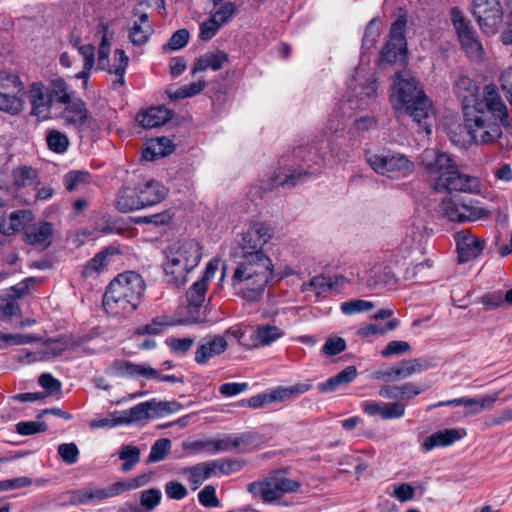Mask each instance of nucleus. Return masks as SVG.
Listing matches in <instances>:
<instances>
[{"label": "nucleus", "instance_id": "obj_1", "mask_svg": "<svg viewBox=\"0 0 512 512\" xmlns=\"http://www.w3.org/2000/svg\"><path fill=\"white\" fill-rule=\"evenodd\" d=\"M479 87L467 76H461L455 83V93L462 101L465 127L476 144L494 143L502 135L497 123H488L485 113L489 112L500 120L501 125H508L507 108L498 94L495 85H486L483 99L478 98Z\"/></svg>", "mask_w": 512, "mask_h": 512}, {"label": "nucleus", "instance_id": "obj_2", "mask_svg": "<svg viewBox=\"0 0 512 512\" xmlns=\"http://www.w3.org/2000/svg\"><path fill=\"white\" fill-rule=\"evenodd\" d=\"M390 100L397 112L409 115L426 134H431V125L426 120L433 115L432 102L411 73L395 74Z\"/></svg>", "mask_w": 512, "mask_h": 512}, {"label": "nucleus", "instance_id": "obj_3", "mask_svg": "<svg viewBox=\"0 0 512 512\" xmlns=\"http://www.w3.org/2000/svg\"><path fill=\"white\" fill-rule=\"evenodd\" d=\"M235 257V268L231 278L232 287L249 302L259 300L273 278L272 259L267 254L236 255Z\"/></svg>", "mask_w": 512, "mask_h": 512}, {"label": "nucleus", "instance_id": "obj_4", "mask_svg": "<svg viewBox=\"0 0 512 512\" xmlns=\"http://www.w3.org/2000/svg\"><path fill=\"white\" fill-rule=\"evenodd\" d=\"M330 141L322 140L321 146L310 145L306 148H298L294 151L295 158L300 160L297 164H288L287 159L282 158L281 167L274 171L267 183L264 184V190H271L279 186L294 187L303 181L308 175H313L317 169H312L310 162L317 166H323L328 160V154L332 156Z\"/></svg>", "mask_w": 512, "mask_h": 512}, {"label": "nucleus", "instance_id": "obj_5", "mask_svg": "<svg viewBox=\"0 0 512 512\" xmlns=\"http://www.w3.org/2000/svg\"><path fill=\"white\" fill-rule=\"evenodd\" d=\"M146 290L142 276L134 271L118 274L107 286L103 307L112 316H126L140 305Z\"/></svg>", "mask_w": 512, "mask_h": 512}, {"label": "nucleus", "instance_id": "obj_6", "mask_svg": "<svg viewBox=\"0 0 512 512\" xmlns=\"http://www.w3.org/2000/svg\"><path fill=\"white\" fill-rule=\"evenodd\" d=\"M355 81H357L356 78L352 80V82ZM352 85L353 83H349V87L353 90L352 95L347 100L338 102L328 119L327 128L331 133L344 130L354 112L367 109L376 98L377 84L374 78L367 79L359 86L352 87Z\"/></svg>", "mask_w": 512, "mask_h": 512}, {"label": "nucleus", "instance_id": "obj_7", "mask_svg": "<svg viewBox=\"0 0 512 512\" xmlns=\"http://www.w3.org/2000/svg\"><path fill=\"white\" fill-rule=\"evenodd\" d=\"M260 436L254 432L226 434L207 441H194V451L206 450L211 453L231 452L246 453L259 443Z\"/></svg>", "mask_w": 512, "mask_h": 512}, {"label": "nucleus", "instance_id": "obj_8", "mask_svg": "<svg viewBox=\"0 0 512 512\" xmlns=\"http://www.w3.org/2000/svg\"><path fill=\"white\" fill-rule=\"evenodd\" d=\"M300 487V482L275 471L261 481L249 483L247 490L254 498H259L264 503H272L282 494L297 492Z\"/></svg>", "mask_w": 512, "mask_h": 512}, {"label": "nucleus", "instance_id": "obj_9", "mask_svg": "<svg viewBox=\"0 0 512 512\" xmlns=\"http://www.w3.org/2000/svg\"><path fill=\"white\" fill-rule=\"evenodd\" d=\"M365 159L377 174L391 178L406 177L414 171V163L407 156L397 152L368 151Z\"/></svg>", "mask_w": 512, "mask_h": 512}, {"label": "nucleus", "instance_id": "obj_10", "mask_svg": "<svg viewBox=\"0 0 512 512\" xmlns=\"http://www.w3.org/2000/svg\"><path fill=\"white\" fill-rule=\"evenodd\" d=\"M102 38L98 48V61L97 68L100 70H107L111 74H115L117 79L113 85L123 86L125 83L124 75L129 63V57L121 49H117L114 53V63L111 65L109 60L111 43L108 38V25L101 24Z\"/></svg>", "mask_w": 512, "mask_h": 512}, {"label": "nucleus", "instance_id": "obj_11", "mask_svg": "<svg viewBox=\"0 0 512 512\" xmlns=\"http://www.w3.org/2000/svg\"><path fill=\"white\" fill-rule=\"evenodd\" d=\"M443 216L451 222L465 223L481 219L487 211L476 202L465 198H447L441 203Z\"/></svg>", "mask_w": 512, "mask_h": 512}, {"label": "nucleus", "instance_id": "obj_12", "mask_svg": "<svg viewBox=\"0 0 512 512\" xmlns=\"http://www.w3.org/2000/svg\"><path fill=\"white\" fill-rule=\"evenodd\" d=\"M272 229L265 223L256 222L250 225L238 241L237 256L266 254L264 246L272 238Z\"/></svg>", "mask_w": 512, "mask_h": 512}, {"label": "nucleus", "instance_id": "obj_13", "mask_svg": "<svg viewBox=\"0 0 512 512\" xmlns=\"http://www.w3.org/2000/svg\"><path fill=\"white\" fill-rule=\"evenodd\" d=\"M61 117L67 125L79 132H95L101 128L100 122L90 115L86 103L79 97L64 104Z\"/></svg>", "mask_w": 512, "mask_h": 512}, {"label": "nucleus", "instance_id": "obj_14", "mask_svg": "<svg viewBox=\"0 0 512 512\" xmlns=\"http://www.w3.org/2000/svg\"><path fill=\"white\" fill-rule=\"evenodd\" d=\"M23 84L14 74L0 76V110L11 115L20 113L23 109Z\"/></svg>", "mask_w": 512, "mask_h": 512}, {"label": "nucleus", "instance_id": "obj_15", "mask_svg": "<svg viewBox=\"0 0 512 512\" xmlns=\"http://www.w3.org/2000/svg\"><path fill=\"white\" fill-rule=\"evenodd\" d=\"M452 22L456 29L458 39L466 55L473 60L483 59L484 51L476 37L475 31L457 8L452 10Z\"/></svg>", "mask_w": 512, "mask_h": 512}, {"label": "nucleus", "instance_id": "obj_16", "mask_svg": "<svg viewBox=\"0 0 512 512\" xmlns=\"http://www.w3.org/2000/svg\"><path fill=\"white\" fill-rule=\"evenodd\" d=\"M420 163L427 176L434 181H440L455 164L446 152L436 148H427L420 155Z\"/></svg>", "mask_w": 512, "mask_h": 512}, {"label": "nucleus", "instance_id": "obj_17", "mask_svg": "<svg viewBox=\"0 0 512 512\" xmlns=\"http://www.w3.org/2000/svg\"><path fill=\"white\" fill-rule=\"evenodd\" d=\"M473 14L487 34L495 33L503 20V10L499 0H473Z\"/></svg>", "mask_w": 512, "mask_h": 512}, {"label": "nucleus", "instance_id": "obj_18", "mask_svg": "<svg viewBox=\"0 0 512 512\" xmlns=\"http://www.w3.org/2000/svg\"><path fill=\"white\" fill-rule=\"evenodd\" d=\"M189 250L180 245H173L167 255L164 263V270L167 275H171V281L176 285H183L188 279V274L192 267L189 265Z\"/></svg>", "mask_w": 512, "mask_h": 512}, {"label": "nucleus", "instance_id": "obj_19", "mask_svg": "<svg viewBox=\"0 0 512 512\" xmlns=\"http://www.w3.org/2000/svg\"><path fill=\"white\" fill-rule=\"evenodd\" d=\"M480 186L479 178L461 173L455 163L453 168H450L448 173L440 181L436 182L434 188L439 192L477 193L480 191Z\"/></svg>", "mask_w": 512, "mask_h": 512}, {"label": "nucleus", "instance_id": "obj_20", "mask_svg": "<svg viewBox=\"0 0 512 512\" xmlns=\"http://www.w3.org/2000/svg\"><path fill=\"white\" fill-rule=\"evenodd\" d=\"M221 260L212 258L206 266L205 272L200 280L194 282V324L206 321V308L201 313L200 308L205 301V294L208 289L209 282L214 278L219 269Z\"/></svg>", "mask_w": 512, "mask_h": 512}, {"label": "nucleus", "instance_id": "obj_21", "mask_svg": "<svg viewBox=\"0 0 512 512\" xmlns=\"http://www.w3.org/2000/svg\"><path fill=\"white\" fill-rule=\"evenodd\" d=\"M166 403H157L155 401L141 402L134 407L119 412L122 425L138 423L150 418H155L167 410Z\"/></svg>", "mask_w": 512, "mask_h": 512}, {"label": "nucleus", "instance_id": "obj_22", "mask_svg": "<svg viewBox=\"0 0 512 512\" xmlns=\"http://www.w3.org/2000/svg\"><path fill=\"white\" fill-rule=\"evenodd\" d=\"M454 239L461 262H468L476 258L485 247V241L472 234L469 229L455 233Z\"/></svg>", "mask_w": 512, "mask_h": 512}, {"label": "nucleus", "instance_id": "obj_23", "mask_svg": "<svg viewBox=\"0 0 512 512\" xmlns=\"http://www.w3.org/2000/svg\"><path fill=\"white\" fill-rule=\"evenodd\" d=\"M498 395H485L478 398L461 397L446 401H440L430 408L444 407V406H464L465 415L472 416L480 413L484 409L493 407L497 401Z\"/></svg>", "mask_w": 512, "mask_h": 512}, {"label": "nucleus", "instance_id": "obj_24", "mask_svg": "<svg viewBox=\"0 0 512 512\" xmlns=\"http://www.w3.org/2000/svg\"><path fill=\"white\" fill-rule=\"evenodd\" d=\"M28 99L34 116L42 120L49 118L53 100L47 87L40 82L32 83L28 90Z\"/></svg>", "mask_w": 512, "mask_h": 512}, {"label": "nucleus", "instance_id": "obj_25", "mask_svg": "<svg viewBox=\"0 0 512 512\" xmlns=\"http://www.w3.org/2000/svg\"><path fill=\"white\" fill-rule=\"evenodd\" d=\"M362 410L369 416H379L382 420H393L402 418L405 415V405L399 401L395 402H374L364 401L361 404Z\"/></svg>", "mask_w": 512, "mask_h": 512}, {"label": "nucleus", "instance_id": "obj_26", "mask_svg": "<svg viewBox=\"0 0 512 512\" xmlns=\"http://www.w3.org/2000/svg\"><path fill=\"white\" fill-rule=\"evenodd\" d=\"M53 233V225L49 222L43 221L29 224L25 228L24 241L29 245L46 249L52 243Z\"/></svg>", "mask_w": 512, "mask_h": 512}, {"label": "nucleus", "instance_id": "obj_27", "mask_svg": "<svg viewBox=\"0 0 512 512\" xmlns=\"http://www.w3.org/2000/svg\"><path fill=\"white\" fill-rule=\"evenodd\" d=\"M137 194L141 208H145L160 203L165 198L167 190L160 182L151 179L139 185Z\"/></svg>", "mask_w": 512, "mask_h": 512}, {"label": "nucleus", "instance_id": "obj_28", "mask_svg": "<svg viewBox=\"0 0 512 512\" xmlns=\"http://www.w3.org/2000/svg\"><path fill=\"white\" fill-rule=\"evenodd\" d=\"M283 336V330L275 325H258L250 335V345H248V348L269 346Z\"/></svg>", "mask_w": 512, "mask_h": 512}, {"label": "nucleus", "instance_id": "obj_29", "mask_svg": "<svg viewBox=\"0 0 512 512\" xmlns=\"http://www.w3.org/2000/svg\"><path fill=\"white\" fill-rule=\"evenodd\" d=\"M12 184L7 192H16L32 187L39 183L38 171L27 165L16 167L12 170Z\"/></svg>", "mask_w": 512, "mask_h": 512}, {"label": "nucleus", "instance_id": "obj_30", "mask_svg": "<svg viewBox=\"0 0 512 512\" xmlns=\"http://www.w3.org/2000/svg\"><path fill=\"white\" fill-rule=\"evenodd\" d=\"M33 220V213L30 210H17L12 212L8 219L0 223V233L11 236L24 230Z\"/></svg>", "mask_w": 512, "mask_h": 512}, {"label": "nucleus", "instance_id": "obj_31", "mask_svg": "<svg viewBox=\"0 0 512 512\" xmlns=\"http://www.w3.org/2000/svg\"><path fill=\"white\" fill-rule=\"evenodd\" d=\"M188 318L177 317L172 319L169 315H159L154 317L150 323L139 326L136 333L138 335H157L162 333L166 327L186 324Z\"/></svg>", "mask_w": 512, "mask_h": 512}, {"label": "nucleus", "instance_id": "obj_32", "mask_svg": "<svg viewBox=\"0 0 512 512\" xmlns=\"http://www.w3.org/2000/svg\"><path fill=\"white\" fill-rule=\"evenodd\" d=\"M153 33L152 24L147 13H140L129 29L128 38L135 46H141L148 42Z\"/></svg>", "mask_w": 512, "mask_h": 512}, {"label": "nucleus", "instance_id": "obj_33", "mask_svg": "<svg viewBox=\"0 0 512 512\" xmlns=\"http://www.w3.org/2000/svg\"><path fill=\"white\" fill-rule=\"evenodd\" d=\"M227 348L226 340L221 336H213L203 339L197 348L195 360L198 363H205L211 357L221 354Z\"/></svg>", "mask_w": 512, "mask_h": 512}, {"label": "nucleus", "instance_id": "obj_34", "mask_svg": "<svg viewBox=\"0 0 512 512\" xmlns=\"http://www.w3.org/2000/svg\"><path fill=\"white\" fill-rule=\"evenodd\" d=\"M171 118V111L164 106L151 107L138 113L137 121L145 129L164 125Z\"/></svg>", "mask_w": 512, "mask_h": 512}, {"label": "nucleus", "instance_id": "obj_35", "mask_svg": "<svg viewBox=\"0 0 512 512\" xmlns=\"http://www.w3.org/2000/svg\"><path fill=\"white\" fill-rule=\"evenodd\" d=\"M312 389V383L310 380L299 382L291 386H277L269 390L271 401L274 402H285L288 400L295 399L300 395L308 392Z\"/></svg>", "mask_w": 512, "mask_h": 512}, {"label": "nucleus", "instance_id": "obj_36", "mask_svg": "<svg viewBox=\"0 0 512 512\" xmlns=\"http://www.w3.org/2000/svg\"><path fill=\"white\" fill-rule=\"evenodd\" d=\"M115 367L122 377H143L146 379H154L158 377V371L146 364H135L130 361H116Z\"/></svg>", "mask_w": 512, "mask_h": 512}, {"label": "nucleus", "instance_id": "obj_37", "mask_svg": "<svg viewBox=\"0 0 512 512\" xmlns=\"http://www.w3.org/2000/svg\"><path fill=\"white\" fill-rule=\"evenodd\" d=\"M460 438L461 435L456 429H445L442 431H437L426 437V439L421 444V449L425 452H428L434 448L446 447L458 441Z\"/></svg>", "mask_w": 512, "mask_h": 512}, {"label": "nucleus", "instance_id": "obj_38", "mask_svg": "<svg viewBox=\"0 0 512 512\" xmlns=\"http://www.w3.org/2000/svg\"><path fill=\"white\" fill-rule=\"evenodd\" d=\"M173 152L172 142L166 137H158L147 142L142 152V158L146 161H154Z\"/></svg>", "mask_w": 512, "mask_h": 512}, {"label": "nucleus", "instance_id": "obj_39", "mask_svg": "<svg viewBox=\"0 0 512 512\" xmlns=\"http://www.w3.org/2000/svg\"><path fill=\"white\" fill-rule=\"evenodd\" d=\"M357 376V369L354 365L347 366L333 377L318 385L320 392L329 393L337 390L342 385H347L354 381Z\"/></svg>", "mask_w": 512, "mask_h": 512}, {"label": "nucleus", "instance_id": "obj_40", "mask_svg": "<svg viewBox=\"0 0 512 512\" xmlns=\"http://www.w3.org/2000/svg\"><path fill=\"white\" fill-rule=\"evenodd\" d=\"M226 62H228V56L225 52L219 50L207 52L194 63V73L208 69L220 70Z\"/></svg>", "mask_w": 512, "mask_h": 512}, {"label": "nucleus", "instance_id": "obj_41", "mask_svg": "<svg viewBox=\"0 0 512 512\" xmlns=\"http://www.w3.org/2000/svg\"><path fill=\"white\" fill-rule=\"evenodd\" d=\"M119 459L122 461L120 470L122 472H130L140 462L141 450L139 447L125 444L117 451Z\"/></svg>", "mask_w": 512, "mask_h": 512}, {"label": "nucleus", "instance_id": "obj_42", "mask_svg": "<svg viewBox=\"0 0 512 512\" xmlns=\"http://www.w3.org/2000/svg\"><path fill=\"white\" fill-rule=\"evenodd\" d=\"M219 476L221 475L217 460L205 461L194 465V490L204 481Z\"/></svg>", "mask_w": 512, "mask_h": 512}, {"label": "nucleus", "instance_id": "obj_43", "mask_svg": "<svg viewBox=\"0 0 512 512\" xmlns=\"http://www.w3.org/2000/svg\"><path fill=\"white\" fill-rule=\"evenodd\" d=\"M111 498L109 488H83L72 495V502L77 504H88L93 501H101Z\"/></svg>", "mask_w": 512, "mask_h": 512}, {"label": "nucleus", "instance_id": "obj_44", "mask_svg": "<svg viewBox=\"0 0 512 512\" xmlns=\"http://www.w3.org/2000/svg\"><path fill=\"white\" fill-rule=\"evenodd\" d=\"M116 208L122 213L142 209L137 191L134 192L129 188L120 190L116 199Z\"/></svg>", "mask_w": 512, "mask_h": 512}, {"label": "nucleus", "instance_id": "obj_45", "mask_svg": "<svg viewBox=\"0 0 512 512\" xmlns=\"http://www.w3.org/2000/svg\"><path fill=\"white\" fill-rule=\"evenodd\" d=\"M150 478L151 476L149 474H140L134 478L116 482L108 487L110 495L111 497H115L125 491L133 490L141 486H144L150 481Z\"/></svg>", "mask_w": 512, "mask_h": 512}, {"label": "nucleus", "instance_id": "obj_46", "mask_svg": "<svg viewBox=\"0 0 512 512\" xmlns=\"http://www.w3.org/2000/svg\"><path fill=\"white\" fill-rule=\"evenodd\" d=\"M51 99L56 98V101L60 104H66L74 98V92L69 90V86L63 78L53 79L50 83V87L47 88Z\"/></svg>", "mask_w": 512, "mask_h": 512}, {"label": "nucleus", "instance_id": "obj_47", "mask_svg": "<svg viewBox=\"0 0 512 512\" xmlns=\"http://www.w3.org/2000/svg\"><path fill=\"white\" fill-rule=\"evenodd\" d=\"M427 368L420 360H404L393 367L394 376L396 379H405L412 376L415 373H420Z\"/></svg>", "mask_w": 512, "mask_h": 512}, {"label": "nucleus", "instance_id": "obj_48", "mask_svg": "<svg viewBox=\"0 0 512 512\" xmlns=\"http://www.w3.org/2000/svg\"><path fill=\"white\" fill-rule=\"evenodd\" d=\"M48 148L57 154L65 153L70 145L67 135L57 129H51L46 134Z\"/></svg>", "mask_w": 512, "mask_h": 512}, {"label": "nucleus", "instance_id": "obj_49", "mask_svg": "<svg viewBox=\"0 0 512 512\" xmlns=\"http://www.w3.org/2000/svg\"><path fill=\"white\" fill-rule=\"evenodd\" d=\"M171 451V441L168 438H160L151 446L146 464L163 461Z\"/></svg>", "mask_w": 512, "mask_h": 512}, {"label": "nucleus", "instance_id": "obj_50", "mask_svg": "<svg viewBox=\"0 0 512 512\" xmlns=\"http://www.w3.org/2000/svg\"><path fill=\"white\" fill-rule=\"evenodd\" d=\"M108 254L100 252L90 259L83 267L82 275L85 278L92 277L101 272L108 265Z\"/></svg>", "mask_w": 512, "mask_h": 512}, {"label": "nucleus", "instance_id": "obj_51", "mask_svg": "<svg viewBox=\"0 0 512 512\" xmlns=\"http://www.w3.org/2000/svg\"><path fill=\"white\" fill-rule=\"evenodd\" d=\"M406 51V45L398 47V45H391L390 42H387L381 52V61L388 64H393L398 61L403 62L406 58Z\"/></svg>", "mask_w": 512, "mask_h": 512}, {"label": "nucleus", "instance_id": "obj_52", "mask_svg": "<svg viewBox=\"0 0 512 512\" xmlns=\"http://www.w3.org/2000/svg\"><path fill=\"white\" fill-rule=\"evenodd\" d=\"M375 307L374 303L363 299H352L341 303L340 309L345 315L367 312Z\"/></svg>", "mask_w": 512, "mask_h": 512}, {"label": "nucleus", "instance_id": "obj_53", "mask_svg": "<svg viewBox=\"0 0 512 512\" xmlns=\"http://www.w3.org/2000/svg\"><path fill=\"white\" fill-rule=\"evenodd\" d=\"M90 174L86 171L73 170L64 176V185L68 191H74L89 181Z\"/></svg>", "mask_w": 512, "mask_h": 512}, {"label": "nucleus", "instance_id": "obj_54", "mask_svg": "<svg viewBox=\"0 0 512 512\" xmlns=\"http://www.w3.org/2000/svg\"><path fill=\"white\" fill-rule=\"evenodd\" d=\"M236 12V5L232 2H226L218 7L212 14L211 18L223 27L227 24L234 16Z\"/></svg>", "mask_w": 512, "mask_h": 512}, {"label": "nucleus", "instance_id": "obj_55", "mask_svg": "<svg viewBox=\"0 0 512 512\" xmlns=\"http://www.w3.org/2000/svg\"><path fill=\"white\" fill-rule=\"evenodd\" d=\"M198 500L203 507L218 508L221 503L216 496V487L214 485H206L198 493Z\"/></svg>", "mask_w": 512, "mask_h": 512}, {"label": "nucleus", "instance_id": "obj_56", "mask_svg": "<svg viewBox=\"0 0 512 512\" xmlns=\"http://www.w3.org/2000/svg\"><path fill=\"white\" fill-rule=\"evenodd\" d=\"M190 38V32L187 29L176 31L170 38L169 42L162 46L164 52L171 50L176 51L187 45Z\"/></svg>", "mask_w": 512, "mask_h": 512}, {"label": "nucleus", "instance_id": "obj_57", "mask_svg": "<svg viewBox=\"0 0 512 512\" xmlns=\"http://www.w3.org/2000/svg\"><path fill=\"white\" fill-rule=\"evenodd\" d=\"M161 498L160 490L151 488L141 493L140 503L145 512H151L160 504Z\"/></svg>", "mask_w": 512, "mask_h": 512}, {"label": "nucleus", "instance_id": "obj_58", "mask_svg": "<svg viewBox=\"0 0 512 512\" xmlns=\"http://www.w3.org/2000/svg\"><path fill=\"white\" fill-rule=\"evenodd\" d=\"M57 450L65 464L73 465L78 461L80 451L75 443H62Z\"/></svg>", "mask_w": 512, "mask_h": 512}, {"label": "nucleus", "instance_id": "obj_59", "mask_svg": "<svg viewBox=\"0 0 512 512\" xmlns=\"http://www.w3.org/2000/svg\"><path fill=\"white\" fill-rule=\"evenodd\" d=\"M41 338L33 334H12L0 333V340L5 342L6 345H24L39 341Z\"/></svg>", "mask_w": 512, "mask_h": 512}, {"label": "nucleus", "instance_id": "obj_60", "mask_svg": "<svg viewBox=\"0 0 512 512\" xmlns=\"http://www.w3.org/2000/svg\"><path fill=\"white\" fill-rule=\"evenodd\" d=\"M405 27L406 20L401 18L397 19L392 24L390 29V39L388 41L391 43V45H398V47H400L401 45H406Z\"/></svg>", "mask_w": 512, "mask_h": 512}, {"label": "nucleus", "instance_id": "obj_61", "mask_svg": "<svg viewBox=\"0 0 512 512\" xmlns=\"http://www.w3.org/2000/svg\"><path fill=\"white\" fill-rule=\"evenodd\" d=\"M47 429L48 426L45 422L21 421L16 424V432L25 436L45 432Z\"/></svg>", "mask_w": 512, "mask_h": 512}, {"label": "nucleus", "instance_id": "obj_62", "mask_svg": "<svg viewBox=\"0 0 512 512\" xmlns=\"http://www.w3.org/2000/svg\"><path fill=\"white\" fill-rule=\"evenodd\" d=\"M165 92L170 102L177 103L180 100L187 99L192 96V84L183 85L181 87L170 85L167 87Z\"/></svg>", "mask_w": 512, "mask_h": 512}, {"label": "nucleus", "instance_id": "obj_63", "mask_svg": "<svg viewBox=\"0 0 512 512\" xmlns=\"http://www.w3.org/2000/svg\"><path fill=\"white\" fill-rule=\"evenodd\" d=\"M410 349V344L407 341L393 340L390 341L386 345V347L381 351V355L385 358H388L394 355L404 354L410 351Z\"/></svg>", "mask_w": 512, "mask_h": 512}, {"label": "nucleus", "instance_id": "obj_64", "mask_svg": "<svg viewBox=\"0 0 512 512\" xmlns=\"http://www.w3.org/2000/svg\"><path fill=\"white\" fill-rule=\"evenodd\" d=\"M66 345L61 340L50 339L43 343L41 353L46 359L59 356L65 351Z\"/></svg>", "mask_w": 512, "mask_h": 512}]
</instances>
